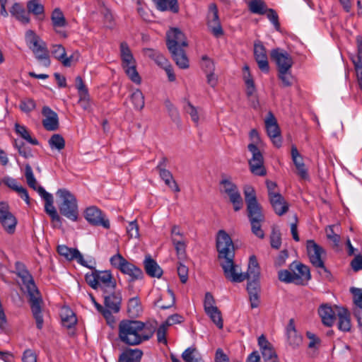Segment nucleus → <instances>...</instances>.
Listing matches in <instances>:
<instances>
[{
	"instance_id": "nucleus-3",
	"label": "nucleus",
	"mask_w": 362,
	"mask_h": 362,
	"mask_svg": "<svg viewBox=\"0 0 362 362\" xmlns=\"http://www.w3.org/2000/svg\"><path fill=\"white\" fill-rule=\"evenodd\" d=\"M18 276L22 281L23 287L26 290L29 296L32 313L36 321L37 327L41 329L43 326V317L42 315V299L41 295L34 282L33 278L29 272L23 268L18 271Z\"/></svg>"
},
{
	"instance_id": "nucleus-41",
	"label": "nucleus",
	"mask_w": 362,
	"mask_h": 362,
	"mask_svg": "<svg viewBox=\"0 0 362 362\" xmlns=\"http://www.w3.org/2000/svg\"><path fill=\"white\" fill-rule=\"evenodd\" d=\"M185 362H204L199 353L194 348H187L182 354Z\"/></svg>"
},
{
	"instance_id": "nucleus-62",
	"label": "nucleus",
	"mask_w": 362,
	"mask_h": 362,
	"mask_svg": "<svg viewBox=\"0 0 362 362\" xmlns=\"http://www.w3.org/2000/svg\"><path fill=\"white\" fill-rule=\"evenodd\" d=\"M351 292L353 294L354 304L362 309V288H351Z\"/></svg>"
},
{
	"instance_id": "nucleus-8",
	"label": "nucleus",
	"mask_w": 362,
	"mask_h": 362,
	"mask_svg": "<svg viewBox=\"0 0 362 362\" xmlns=\"http://www.w3.org/2000/svg\"><path fill=\"white\" fill-rule=\"evenodd\" d=\"M265 216L258 204L255 191L250 188V230L258 238L264 239L265 233L262 228Z\"/></svg>"
},
{
	"instance_id": "nucleus-50",
	"label": "nucleus",
	"mask_w": 362,
	"mask_h": 362,
	"mask_svg": "<svg viewBox=\"0 0 362 362\" xmlns=\"http://www.w3.org/2000/svg\"><path fill=\"white\" fill-rule=\"evenodd\" d=\"M162 298H168L169 299V301L167 303V304H163L162 299L158 300L157 301V304L158 306L160 307L161 309H168L174 305L175 301V297L172 290L168 289L167 291L162 295Z\"/></svg>"
},
{
	"instance_id": "nucleus-39",
	"label": "nucleus",
	"mask_w": 362,
	"mask_h": 362,
	"mask_svg": "<svg viewBox=\"0 0 362 362\" xmlns=\"http://www.w3.org/2000/svg\"><path fill=\"white\" fill-rule=\"evenodd\" d=\"M339 322L338 327L343 332H348L351 329V322L349 312L346 309H341L338 313Z\"/></svg>"
},
{
	"instance_id": "nucleus-51",
	"label": "nucleus",
	"mask_w": 362,
	"mask_h": 362,
	"mask_svg": "<svg viewBox=\"0 0 362 362\" xmlns=\"http://www.w3.org/2000/svg\"><path fill=\"white\" fill-rule=\"evenodd\" d=\"M28 12L35 16L43 14L44 6L38 0H30L27 3Z\"/></svg>"
},
{
	"instance_id": "nucleus-61",
	"label": "nucleus",
	"mask_w": 362,
	"mask_h": 362,
	"mask_svg": "<svg viewBox=\"0 0 362 362\" xmlns=\"http://www.w3.org/2000/svg\"><path fill=\"white\" fill-rule=\"evenodd\" d=\"M35 102L33 99H25L21 102L20 109L26 113L30 112L35 108Z\"/></svg>"
},
{
	"instance_id": "nucleus-10",
	"label": "nucleus",
	"mask_w": 362,
	"mask_h": 362,
	"mask_svg": "<svg viewBox=\"0 0 362 362\" xmlns=\"http://www.w3.org/2000/svg\"><path fill=\"white\" fill-rule=\"evenodd\" d=\"M259 278V267L255 256L252 255L250 256V308H258L260 305Z\"/></svg>"
},
{
	"instance_id": "nucleus-26",
	"label": "nucleus",
	"mask_w": 362,
	"mask_h": 362,
	"mask_svg": "<svg viewBox=\"0 0 362 362\" xmlns=\"http://www.w3.org/2000/svg\"><path fill=\"white\" fill-rule=\"evenodd\" d=\"M1 183L5 184L7 187L16 192L27 204H30V198L28 191L21 185H19L16 179L6 176L1 180Z\"/></svg>"
},
{
	"instance_id": "nucleus-64",
	"label": "nucleus",
	"mask_w": 362,
	"mask_h": 362,
	"mask_svg": "<svg viewBox=\"0 0 362 362\" xmlns=\"http://www.w3.org/2000/svg\"><path fill=\"white\" fill-rule=\"evenodd\" d=\"M23 362H37V355L31 349H26L24 351L22 356Z\"/></svg>"
},
{
	"instance_id": "nucleus-21",
	"label": "nucleus",
	"mask_w": 362,
	"mask_h": 362,
	"mask_svg": "<svg viewBox=\"0 0 362 362\" xmlns=\"http://www.w3.org/2000/svg\"><path fill=\"white\" fill-rule=\"evenodd\" d=\"M254 55L259 69L267 74L269 71L267 55L264 45L260 42L254 44Z\"/></svg>"
},
{
	"instance_id": "nucleus-33",
	"label": "nucleus",
	"mask_w": 362,
	"mask_h": 362,
	"mask_svg": "<svg viewBox=\"0 0 362 362\" xmlns=\"http://www.w3.org/2000/svg\"><path fill=\"white\" fill-rule=\"evenodd\" d=\"M120 56L122 66L136 64L129 45L125 42L120 43Z\"/></svg>"
},
{
	"instance_id": "nucleus-30",
	"label": "nucleus",
	"mask_w": 362,
	"mask_h": 362,
	"mask_svg": "<svg viewBox=\"0 0 362 362\" xmlns=\"http://www.w3.org/2000/svg\"><path fill=\"white\" fill-rule=\"evenodd\" d=\"M62 325L68 329L74 327L77 319L74 311L69 307H63L60 310Z\"/></svg>"
},
{
	"instance_id": "nucleus-53",
	"label": "nucleus",
	"mask_w": 362,
	"mask_h": 362,
	"mask_svg": "<svg viewBox=\"0 0 362 362\" xmlns=\"http://www.w3.org/2000/svg\"><path fill=\"white\" fill-rule=\"evenodd\" d=\"M186 112L190 115L192 120L198 125L199 121V116L202 114V110H198L191 103H188L185 107Z\"/></svg>"
},
{
	"instance_id": "nucleus-25",
	"label": "nucleus",
	"mask_w": 362,
	"mask_h": 362,
	"mask_svg": "<svg viewBox=\"0 0 362 362\" xmlns=\"http://www.w3.org/2000/svg\"><path fill=\"white\" fill-rule=\"evenodd\" d=\"M270 204L279 216H282L288 210V205L280 193L272 194L269 197Z\"/></svg>"
},
{
	"instance_id": "nucleus-16",
	"label": "nucleus",
	"mask_w": 362,
	"mask_h": 362,
	"mask_svg": "<svg viewBox=\"0 0 362 362\" xmlns=\"http://www.w3.org/2000/svg\"><path fill=\"white\" fill-rule=\"evenodd\" d=\"M271 57L276 62L279 71H289L293 65V59L286 51L274 49L271 52Z\"/></svg>"
},
{
	"instance_id": "nucleus-56",
	"label": "nucleus",
	"mask_w": 362,
	"mask_h": 362,
	"mask_svg": "<svg viewBox=\"0 0 362 362\" xmlns=\"http://www.w3.org/2000/svg\"><path fill=\"white\" fill-rule=\"evenodd\" d=\"M165 163V158H163L157 165L156 169L158 170L161 179L163 181H168V179H171L173 177V175L169 170L164 168Z\"/></svg>"
},
{
	"instance_id": "nucleus-52",
	"label": "nucleus",
	"mask_w": 362,
	"mask_h": 362,
	"mask_svg": "<svg viewBox=\"0 0 362 362\" xmlns=\"http://www.w3.org/2000/svg\"><path fill=\"white\" fill-rule=\"evenodd\" d=\"M278 278L279 281L286 283V284H296V278H294L293 274L292 272L289 269H282L280 270L278 272Z\"/></svg>"
},
{
	"instance_id": "nucleus-46",
	"label": "nucleus",
	"mask_w": 362,
	"mask_h": 362,
	"mask_svg": "<svg viewBox=\"0 0 362 362\" xmlns=\"http://www.w3.org/2000/svg\"><path fill=\"white\" fill-rule=\"evenodd\" d=\"M339 226L330 225L325 228L326 235L329 240L332 241L334 246H338L340 242V235L335 233V229H338Z\"/></svg>"
},
{
	"instance_id": "nucleus-40",
	"label": "nucleus",
	"mask_w": 362,
	"mask_h": 362,
	"mask_svg": "<svg viewBox=\"0 0 362 362\" xmlns=\"http://www.w3.org/2000/svg\"><path fill=\"white\" fill-rule=\"evenodd\" d=\"M258 346H259V349L261 351L262 356H271L272 354L274 349L270 342L267 339L264 334L260 335L257 339Z\"/></svg>"
},
{
	"instance_id": "nucleus-49",
	"label": "nucleus",
	"mask_w": 362,
	"mask_h": 362,
	"mask_svg": "<svg viewBox=\"0 0 362 362\" xmlns=\"http://www.w3.org/2000/svg\"><path fill=\"white\" fill-rule=\"evenodd\" d=\"M205 313L219 329L223 328V322L221 313L218 308L213 309V310H208Z\"/></svg>"
},
{
	"instance_id": "nucleus-43",
	"label": "nucleus",
	"mask_w": 362,
	"mask_h": 362,
	"mask_svg": "<svg viewBox=\"0 0 362 362\" xmlns=\"http://www.w3.org/2000/svg\"><path fill=\"white\" fill-rule=\"evenodd\" d=\"M267 11L268 8L263 0H250V13L265 15Z\"/></svg>"
},
{
	"instance_id": "nucleus-34",
	"label": "nucleus",
	"mask_w": 362,
	"mask_h": 362,
	"mask_svg": "<svg viewBox=\"0 0 362 362\" xmlns=\"http://www.w3.org/2000/svg\"><path fill=\"white\" fill-rule=\"evenodd\" d=\"M10 13L18 21L23 23L27 24L30 22V17L28 13L25 11L24 8L18 3H15L11 10Z\"/></svg>"
},
{
	"instance_id": "nucleus-31",
	"label": "nucleus",
	"mask_w": 362,
	"mask_h": 362,
	"mask_svg": "<svg viewBox=\"0 0 362 362\" xmlns=\"http://www.w3.org/2000/svg\"><path fill=\"white\" fill-rule=\"evenodd\" d=\"M144 268L148 275L151 277H160L163 274V270L157 262L153 260L151 257H146L144 262Z\"/></svg>"
},
{
	"instance_id": "nucleus-35",
	"label": "nucleus",
	"mask_w": 362,
	"mask_h": 362,
	"mask_svg": "<svg viewBox=\"0 0 362 362\" xmlns=\"http://www.w3.org/2000/svg\"><path fill=\"white\" fill-rule=\"evenodd\" d=\"M156 7L161 11H170L176 13L179 11L177 0H153Z\"/></svg>"
},
{
	"instance_id": "nucleus-13",
	"label": "nucleus",
	"mask_w": 362,
	"mask_h": 362,
	"mask_svg": "<svg viewBox=\"0 0 362 362\" xmlns=\"http://www.w3.org/2000/svg\"><path fill=\"white\" fill-rule=\"evenodd\" d=\"M307 252L311 264L316 268L322 269L327 272L322 255L325 254L324 249L317 245L314 240H309L306 243Z\"/></svg>"
},
{
	"instance_id": "nucleus-14",
	"label": "nucleus",
	"mask_w": 362,
	"mask_h": 362,
	"mask_svg": "<svg viewBox=\"0 0 362 362\" xmlns=\"http://www.w3.org/2000/svg\"><path fill=\"white\" fill-rule=\"evenodd\" d=\"M267 135L271 139L274 145L279 148L282 144L280 128L276 119L272 112H269L264 120Z\"/></svg>"
},
{
	"instance_id": "nucleus-55",
	"label": "nucleus",
	"mask_w": 362,
	"mask_h": 362,
	"mask_svg": "<svg viewBox=\"0 0 362 362\" xmlns=\"http://www.w3.org/2000/svg\"><path fill=\"white\" fill-rule=\"evenodd\" d=\"M172 241L175 247L178 257H184L186 247V245L184 240L182 239H178L177 238H172Z\"/></svg>"
},
{
	"instance_id": "nucleus-36",
	"label": "nucleus",
	"mask_w": 362,
	"mask_h": 362,
	"mask_svg": "<svg viewBox=\"0 0 362 362\" xmlns=\"http://www.w3.org/2000/svg\"><path fill=\"white\" fill-rule=\"evenodd\" d=\"M142 305L139 297L136 296L129 300L127 311L130 316L138 317L142 313Z\"/></svg>"
},
{
	"instance_id": "nucleus-45",
	"label": "nucleus",
	"mask_w": 362,
	"mask_h": 362,
	"mask_svg": "<svg viewBox=\"0 0 362 362\" xmlns=\"http://www.w3.org/2000/svg\"><path fill=\"white\" fill-rule=\"evenodd\" d=\"M129 79L136 84H140L141 78L136 71V64L122 66Z\"/></svg>"
},
{
	"instance_id": "nucleus-42",
	"label": "nucleus",
	"mask_w": 362,
	"mask_h": 362,
	"mask_svg": "<svg viewBox=\"0 0 362 362\" xmlns=\"http://www.w3.org/2000/svg\"><path fill=\"white\" fill-rule=\"evenodd\" d=\"M130 100L136 110H141L145 105L144 96L139 89L134 90L131 96Z\"/></svg>"
},
{
	"instance_id": "nucleus-47",
	"label": "nucleus",
	"mask_w": 362,
	"mask_h": 362,
	"mask_svg": "<svg viewBox=\"0 0 362 362\" xmlns=\"http://www.w3.org/2000/svg\"><path fill=\"white\" fill-rule=\"evenodd\" d=\"M48 143L51 148H55L58 151L62 150L65 146V141L62 136L59 134L52 135Z\"/></svg>"
},
{
	"instance_id": "nucleus-12",
	"label": "nucleus",
	"mask_w": 362,
	"mask_h": 362,
	"mask_svg": "<svg viewBox=\"0 0 362 362\" xmlns=\"http://www.w3.org/2000/svg\"><path fill=\"white\" fill-rule=\"evenodd\" d=\"M250 173L257 176H265L267 169L264 166V157L259 148L253 144H250Z\"/></svg>"
},
{
	"instance_id": "nucleus-18",
	"label": "nucleus",
	"mask_w": 362,
	"mask_h": 362,
	"mask_svg": "<svg viewBox=\"0 0 362 362\" xmlns=\"http://www.w3.org/2000/svg\"><path fill=\"white\" fill-rule=\"evenodd\" d=\"M289 269L292 272L294 278L298 279L295 280L296 285H302L304 281L310 279L309 267L299 262H293L289 265Z\"/></svg>"
},
{
	"instance_id": "nucleus-44",
	"label": "nucleus",
	"mask_w": 362,
	"mask_h": 362,
	"mask_svg": "<svg viewBox=\"0 0 362 362\" xmlns=\"http://www.w3.org/2000/svg\"><path fill=\"white\" fill-rule=\"evenodd\" d=\"M51 20L54 28H62L66 25L65 17L59 8H55L52 11Z\"/></svg>"
},
{
	"instance_id": "nucleus-24",
	"label": "nucleus",
	"mask_w": 362,
	"mask_h": 362,
	"mask_svg": "<svg viewBox=\"0 0 362 362\" xmlns=\"http://www.w3.org/2000/svg\"><path fill=\"white\" fill-rule=\"evenodd\" d=\"M287 341L293 348L299 346L303 341L302 337L298 334L293 319H290L286 328Z\"/></svg>"
},
{
	"instance_id": "nucleus-6",
	"label": "nucleus",
	"mask_w": 362,
	"mask_h": 362,
	"mask_svg": "<svg viewBox=\"0 0 362 362\" xmlns=\"http://www.w3.org/2000/svg\"><path fill=\"white\" fill-rule=\"evenodd\" d=\"M85 279L92 288H100L103 293L113 291L117 287L116 280L109 270L93 269L86 274Z\"/></svg>"
},
{
	"instance_id": "nucleus-29",
	"label": "nucleus",
	"mask_w": 362,
	"mask_h": 362,
	"mask_svg": "<svg viewBox=\"0 0 362 362\" xmlns=\"http://www.w3.org/2000/svg\"><path fill=\"white\" fill-rule=\"evenodd\" d=\"M142 356L139 349H127L119 355L118 362H140Z\"/></svg>"
},
{
	"instance_id": "nucleus-48",
	"label": "nucleus",
	"mask_w": 362,
	"mask_h": 362,
	"mask_svg": "<svg viewBox=\"0 0 362 362\" xmlns=\"http://www.w3.org/2000/svg\"><path fill=\"white\" fill-rule=\"evenodd\" d=\"M270 245L272 248L279 249L281 245V232L276 226L272 228L270 235Z\"/></svg>"
},
{
	"instance_id": "nucleus-19",
	"label": "nucleus",
	"mask_w": 362,
	"mask_h": 362,
	"mask_svg": "<svg viewBox=\"0 0 362 362\" xmlns=\"http://www.w3.org/2000/svg\"><path fill=\"white\" fill-rule=\"evenodd\" d=\"M104 299V305L107 308L112 310L114 313H117L120 310L122 303V294L119 290L116 288L111 291H105L103 293Z\"/></svg>"
},
{
	"instance_id": "nucleus-15",
	"label": "nucleus",
	"mask_w": 362,
	"mask_h": 362,
	"mask_svg": "<svg viewBox=\"0 0 362 362\" xmlns=\"http://www.w3.org/2000/svg\"><path fill=\"white\" fill-rule=\"evenodd\" d=\"M0 223L8 233L12 234L15 232L17 220L5 202L0 203Z\"/></svg>"
},
{
	"instance_id": "nucleus-59",
	"label": "nucleus",
	"mask_w": 362,
	"mask_h": 362,
	"mask_svg": "<svg viewBox=\"0 0 362 362\" xmlns=\"http://www.w3.org/2000/svg\"><path fill=\"white\" fill-rule=\"evenodd\" d=\"M215 299L212 294L209 292L206 293L204 300V311L213 310V309L216 308L217 307L215 305Z\"/></svg>"
},
{
	"instance_id": "nucleus-22",
	"label": "nucleus",
	"mask_w": 362,
	"mask_h": 362,
	"mask_svg": "<svg viewBox=\"0 0 362 362\" xmlns=\"http://www.w3.org/2000/svg\"><path fill=\"white\" fill-rule=\"evenodd\" d=\"M42 114L44 116L42 125L47 131H55L59 128V117L57 114L47 106L43 107Z\"/></svg>"
},
{
	"instance_id": "nucleus-54",
	"label": "nucleus",
	"mask_w": 362,
	"mask_h": 362,
	"mask_svg": "<svg viewBox=\"0 0 362 362\" xmlns=\"http://www.w3.org/2000/svg\"><path fill=\"white\" fill-rule=\"evenodd\" d=\"M168 326L164 322L161 324L156 331L157 340L159 343L167 344L166 334Z\"/></svg>"
},
{
	"instance_id": "nucleus-63",
	"label": "nucleus",
	"mask_w": 362,
	"mask_h": 362,
	"mask_svg": "<svg viewBox=\"0 0 362 362\" xmlns=\"http://www.w3.org/2000/svg\"><path fill=\"white\" fill-rule=\"evenodd\" d=\"M127 232L130 238H136L139 236V226L135 221H131L127 227Z\"/></svg>"
},
{
	"instance_id": "nucleus-57",
	"label": "nucleus",
	"mask_w": 362,
	"mask_h": 362,
	"mask_svg": "<svg viewBox=\"0 0 362 362\" xmlns=\"http://www.w3.org/2000/svg\"><path fill=\"white\" fill-rule=\"evenodd\" d=\"M267 17L269 21L273 24L277 31L280 30V23L279 21V16L277 13L273 8H268L266 13Z\"/></svg>"
},
{
	"instance_id": "nucleus-20",
	"label": "nucleus",
	"mask_w": 362,
	"mask_h": 362,
	"mask_svg": "<svg viewBox=\"0 0 362 362\" xmlns=\"http://www.w3.org/2000/svg\"><path fill=\"white\" fill-rule=\"evenodd\" d=\"M207 19L208 27L213 35L216 37L222 35L223 30L218 16V9L214 4L209 5Z\"/></svg>"
},
{
	"instance_id": "nucleus-38",
	"label": "nucleus",
	"mask_w": 362,
	"mask_h": 362,
	"mask_svg": "<svg viewBox=\"0 0 362 362\" xmlns=\"http://www.w3.org/2000/svg\"><path fill=\"white\" fill-rule=\"evenodd\" d=\"M15 132L19 136L28 141L29 144L33 145L38 144V141L30 136V132L25 126L16 123Z\"/></svg>"
},
{
	"instance_id": "nucleus-32",
	"label": "nucleus",
	"mask_w": 362,
	"mask_h": 362,
	"mask_svg": "<svg viewBox=\"0 0 362 362\" xmlns=\"http://www.w3.org/2000/svg\"><path fill=\"white\" fill-rule=\"evenodd\" d=\"M120 272L128 275L131 278V281L140 279L143 277V272L141 269L127 261Z\"/></svg>"
},
{
	"instance_id": "nucleus-37",
	"label": "nucleus",
	"mask_w": 362,
	"mask_h": 362,
	"mask_svg": "<svg viewBox=\"0 0 362 362\" xmlns=\"http://www.w3.org/2000/svg\"><path fill=\"white\" fill-rule=\"evenodd\" d=\"M144 52L146 55L153 59L156 63L163 69L170 65L168 59L159 52L152 49H146Z\"/></svg>"
},
{
	"instance_id": "nucleus-2",
	"label": "nucleus",
	"mask_w": 362,
	"mask_h": 362,
	"mask_svg": "<svg viewBox=\"0 0 362 362\" xmlns=\"http://www.w3.org/2000/svg\"><path fill=\"white\" fill-rule=\"evenodd\" d=\"M119 338L129 346H136L150 339L156 330V323L139 320H122L119 324Z\"/></svg>"
},
{
	"instance_id": "nucleus-4",
	"label": "nucleus",
	"mask_w": 362,
	"mask_h": 362,
	"mask_svg": "<svg viewBox=\"0 0 362 362\" xmlns=\"http://www.w3.org/2000/svg\"><path fill=\"white\" fill-rule=\"evenodd\" d=\"M187 46L186 37L178 28H171L167 33V47L172 57L180 69L189 67V60L183 47Z\"/></svg>"
},
{
	"instance_id": "nucleus-58",
	"label": "nucleus",
	"mask_w": 362,
	"mask_h": 362,
	"mask_svg": "<svg viewBox=\"0 0 362 362\" xmlns=\"http://www.w3.org/2000/svg\"><path fill=\"white\" fill-rule=\"evenodd\" d=\"M201 66L206 74L214 71L215 66L214 62L207 56L202 57Z\"/></svg>"
},
{
	"instance_id": "nucleus-9",
	"label": "nucleus",
	"mask_w": 362,
	"mask_h": 362,
	"mask_svg": "<svg viewBox=\"0 0 362 362\" xmlns=\"http://www.w3.org/2000/svg\"><path fill=\"white\" fill-rule=\"evenodd\" d=\"M57 194L62 199L59 206L61 214L72 221H77L78 209L75 196L66 189H59Z\"/></svg>"
},
{
	"instance_id": "nucleus-1",
	"label": "nucleus",
	"mask_w": 362,
	"mask_h": 362,
	"mask_svg": "<svg viewBox=\"0 0 362 362\" xmlns=\"http://www.w3.org/2000/svg\"><path fill=\"white\" fill-rule=\"evenodd\" d=\"M216 246L218 258L226 279L240 283L249 278L248 270L242 272L239 267L234 264L235 247L231 238L224 230L218 231Z\"/></svg>"
},
{
	"instance_id": "nucleus-5",
	"label": "nucleus",
	"mask_w": 362,
	"mask_h": 362,
	"mask_svg": "<svg viewBox=\"0 0 362 362\" xmlns=\"http://www.w3.org/2000/svg\"><path fill=\"white\" fill-rule=\"evenodd\" d=\"M25 177L28 186L36 190L40 196L45 200V211L49 216L54 227H61L62 218L53 205V196L46 192L42 186L37 185V180L34 176L31 166L26 164L25 166Z\"/></svg>"
},
{
	"instance_id": "nucleus-28",
	"label": "nucleus",
	"mask_w": 362,
	"mask_h": 362,
	"mask_svg": "<svg viewBox=\"0 0 362 362\" xmlns=\"http://www.w3.org/2000/svg\"><path fill=\"white\" fill-rule=\"evenodd\" d=\"M52 56L60 61L64 66L69 67L71 65L73 56L66 57V49L62 45H53L51 47Z\"/></svg>"
},
{
	"instance_id": "nucleus-17",
	"label": "nucleus",
	"mask_w": 362,
	"mask_h": 362,
	"mask_svg": "<svg viewBox=\"0 0 362 362\" xmlns=\"http://www.w3.org/2000/svg\"><path fill=\"white\" fill-rule=\"evenodd\" d=\"M85 218L93 226H102L105 228H110V222L105 219L102 211L95 206H90L85 211Z\"/></svg>"
},
{
	"instance_id": "nucleus-60",
	"label": "nucleus",
	"mask_w": 362,
	"mask_h": 362,
	"mask_svg": "<svg viewBox=\"0 0 362 362\" xmlns=\"http://www.w3.org/2000/svg\"><path fill=\"white\" fill-rule=\"evenodd\" d=\"M110 261L112 267L118 269L120 271L121 268H122L127 260L124 259L119 253H117L111 257Z\"/></svg>"
},
{
	"instance_id": "nucleus-23",
	"label": "nucleus",
	"mask_w": 362,
	"mask_h": 362,
	"mask_svg": "<svg viewBox=\"0 0 362 362\" xmlns=\"http://www.w3.org/2000/svg\"><path fill=\"white\" fill-rule=\"evenodd\" d=\"M57 252L60 255L65 257L69 260L76 259L80 264L90 268V267L88 265L86 262L84 260L83 255L76 248H70L62 245L58 246Z\"/></svg>"
},
{
	"instance_id": "nucleus-7",
	"label": "nucleus",
	"mask_w": 362,
	"mask_h": 362,
	"mask_svg": "<svg viewBox=\"0 0 362 362\" xmlns=\"http://www.w3.org/2000/svg\"><path fill=\"white\" fill-rule=\"evenodd\" d=\"M25 38L27 45L32 50L35 58L42 66H49L51 62L46 42L31 30L26 31Z\"/></svg>"
},
{
	"instance_id": "nucleus-11",
	"label": "nucleus",
	"mask_w": 362,
	"mask_h": 362,
	"mask_svg": "<svg viewBox=\"0 0 362 362\" xmlns=\"http://www.w3.org/2000/svg\"><path fill=\"white\" fill-rule=\"evenodd\" d=\"M219 191L226 195L233 204L235 211L240 210L243 206V200L237 185L230 177H223L219 182Z\"/></svg>"
},
{
	"instance_id": "nucleus-27",
	"label": "nucleus",
	"mask_w": 362,
	"mask_h": 362,
	"mask_svg": "<svg viewBox=\"0 0 362 362\" xmlns=\"http://www.w3.org/2000/svg\"><path fill=\"white\" fill-rule=\"evenodd\" d=\"M318 313L324 325L332 327L334 325L336 317L331 306L327 304L322 305L318 309Z\"/></svg>"
}]
</instances>
